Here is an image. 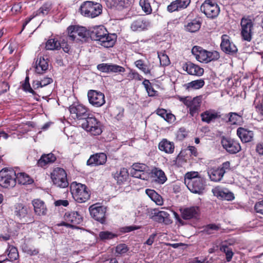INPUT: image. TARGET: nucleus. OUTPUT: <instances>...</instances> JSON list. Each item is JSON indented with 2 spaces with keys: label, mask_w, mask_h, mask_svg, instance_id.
Wrapping results in <instances>:
<instances>
[{
  "label": "nucleus",
  "mask_w": 263,
  "mask_h": 263,
  "mask_svg": "<svg viewBox=\"0 0 263 263\" xmlns=\"http://www.w3.org/2000/svg\"><path fill=\"white\" fill-rule=\"evenodd\" d=\"M88 32V36L92 40L98 42L99 44L105 48L113 47L117 41V35L109 33L103 25L93 27L89 29Z\"/></svg>",
  "instance_id": "f257e3e1"
},
{
  "label": "nucleus",
  "mask_w": 263,
  "mask_h": 263,
  "mask_svg": "<svg viewBox=\"0 0 263 263\" xmlns=\"http://www.w3.org/2000/svg\"><path fill=\"white\" fill-rule=\"evenodd\" d=\"M70 187L72 197L76 202L84 203L90 199L91 191L85 184L74 181Z\"/></svg>",
  "instance_id": "f03ea898"
},
{
  "label": "nucleus",
  "mask_w": 263,
  "mask_h": 263,
  "mask_svg": "<svg viewBox=\"0 0 263 263\" xmlns=\"http://www.w3.org/2000/svg\"><path fill=\"white\" fill-rule=\"evenodd\" d=\"M12 211L14 216L24 223H34V218L31 209L28 205L23 203H16L13 205Z\"/></svg>",
  "instance_id": "7ed1b4c3"
},
{
  "label": "nucleus",
  "mask_w": 263,
  "mask_h": 263,
  "mask_svg": "<svg viewBox=\"0 0 263 263\" xmlns=\"http://www.w3.org/2000/svg\"><path fill=\"white\" fill-rule=\"evenodd\" d=\"M81 126L92 135L98 136L102 133L101 122L92 113L83 121Z\"/></svg>",
  "instance_id": "20e7f679"
},
{
  "label": "nucleus",
  "mask_w": 263,
  "mask_h": 263,
  "mask_svg": "<svg viewBox=\"0 0 263 263\" xmlns=\"http://www.w3.org/2000/svg\"><path fill=\"white\" fill-rule=\"evenodd\" d=\"M102 5L92 1H86L81 5L80 11L81 13L86 16L94 18L102 13Z\"/></svg>",
  "instance_id": "39448f33"
},
{
  "label": "nucleus",
  "mask_w": 263,
  "mask_h": 263,
  "mask_svg": "<svg viewBox=\"0 0 263 263\" xmlns=\"http://www.w3.org/2000/svg\"><path fill=\"white\" fill-rule=\"evenodd\" d=\"M68 38L71 41L77 42L86 41L89 32L86 28L78 26H70L67 28Z\"/></svg>",
  "instance_id": "423d86ee"
},
{
  "label": "nucleus",
  "mask_w": 263,
  "mask_h": 263,
  "mask_svg": "<svg viewBox=\"0 0 263 263\" xmlns=\"http://www.w3.org/2000/svg\"><path fill=\"white\" fill-rule=\"evenodd\" d=\"M16 172L12 168H4L0 171V186L12 188L16 185Z\"/></svg>",
  "instance_id": "0eeeda50"
},
{
  "label": "nucleus",
  "mask_w": 263,
  "mask_h": 263,
  "mask_svg": "<svg viewBox=\"0 0 263 263\" xmlns=\"http://www.w3.org/2000/svg\"><path fill=\"white\" fill-rule=\"evenodd\" d=\"M64 219L65 221L58 223L57 226H65L74 229L77 228V225L80 224L83 221L82 216L77 211L66 212L64 215Z\"/></svg>",
  "instance_id": "6e6552de"
},
{
  "label": "nucleus",
  "mask_w": 263,
  "mask_h": 263,
  "mask_svg": "<svg viewBox=\"0 0 263 263\" xmlns=\"http://www.w3.org/2000/svg\"><path fill=\"white\" fill-rule=\"evenodd\" d=\"M51 178L57 187L65 188L69 185L66 171L61 167H55L51 173Z\"/></svg>",
  "instance_id": "1a4fd4ad"
},
{
  "label": "nucleus",
  "mask_w": 263,
  "mask_h": 263,
  "mask_svg": "<svg viewBox=\"0 0 263 263\" xmlns=\"http://www.w3.org/2000/svg\"><path fill=\"white\" fill-rule=\"evenodd\" d=\"M89 211L91 216L96 221L101 224L106 222V208L100 205L99 203H95L90 205Z\"/></svg>",
  "instance_id": "9d476101"
},
{
  "label": "nucleus",
  "mask_w": 263,
  "mask_h": 263,
  "mask_svg": "<svg viewBox=\"0 0 263 263\" xmlns=\"http://www.w3.org/2000/svg\"><path fill=\"white\" fill-rule=\"evenodd\" d=\"M70 115L74 119L84 120L91 114L88 108L82 104H72L69 107Z\"/></svg>",
  "instance_id": "9b49d317"
},
{
  "label": "nucleus",
  "mask_w": 263,
  "mask_h": 263,
  "mask_svg": "<svg viewBox=\"0 0 263 263\" xmlns=\"http://www.w3.org/2000/svg\"><path fill=\"white\" fill-rule=\"evenodd\" d=\"M221 144L222 147L230 154H235L241 149L239 141L230 137H222Z\"/></svg>",
  "instance_id": "f8f14e48"
},
{
  "label": "nucleus",
  "mask_w": 263,
  "mask_h": 263,
  "mask_svg": "<svg viewBox=\"0 0 263 263\" xmlns=\"http://www.w3.org/2000/svg\"><path fill=\"white\" fill-rule=\"evenodd\" d=\"M231 169L230 161H226L218 167L211 170L210 172L209 173L210 179L214 182H219L222 179L224 174Z\"/></svg>",
  "instance_id": "ddd939ff"
},
{
  "label": "nucleus",
  "mask_w": 263,
  "mask_h": 263,
  "mask_svg": "<svg viewBox=\"0 0 263 263\" xmlns=\"http://www.w3.org/2000/svg\"><path fill=\"white\" fill-rule=\"evenodd\" d=\"M201 12L209 18L217 17L220 12V8L215 3L210 0H206L200 7Z\"/></svg>",
  "instance_id": "4468645a"
},
{
  "label": "nucleus",
  "mask_w": 263,
  "mask_h": 263,
  "mask_svg": "<svg viewBox=\"0 0 263 263\" xmlns=\"http://www.w3.org/2000/svg\"><path fill=\"white\" fill-rule=\"evenodd\" d=\"M150 168L144 163H135L132 166L131 174L135 178L142 180H147L149 177Z\"/></svg>",
  "instance_id": "2eb2a0df"
},
{
  "label": "nucleus",
  "mask_w": 263,
  "mask_h": 263,
  "mask_svg": "<svg viewBox=\"0 0 263 263\" xmlns=\"http://www.w3.org/2000/svg\"><path fill=\"white\" fill-rule=\"evenodd\" d=\"M241 35L244 41L250 42L252 39L253 23L251 19L242 17L240 22Z\"/></svg>",
  "instance_id": "dca6fc26"
},
{
  "label": "nucleus",
  "mask_w": 263,
  "mask_h": 263,
  "mask_svg": "<svg viewBox=\"0 0 263 263\" xmlns=\"http://www.w3.org/2000/svg\"><path fill=\"white\" fill-rule=\"evenodd\" d=\"M184 104L189 108V113L192 117H196L200 111L201 99L199 97H194L192 100L183 98L181 100Z\"/></svg>",
  "instance_id": "f3484780"
},
{
  "label": "nucleus",
  "mask_w": 263,
  "mask_h": 263,
  "mask_svg": "<svg viewBox=\"0 0 263 263\" xmlns=\"http://www.w3.org/2000/svg\"><path fill=\"white\" fill-rule=\"evenodd\" d=\"M181 217L184 220H197L200 216L199 206H192L180 209Z\"/></svg>",
  "instance_id": "a211bd4d"
},
{
  "label": "nucleus",
  "mask_w": 263,
  "mask_h": 263,
  "mask_svg": "<svg viewBox=\"0 0 263 263\" xmlns=\"http://www.w3.org/2000/svg\"><path fill=\"white\" fill-rule=\"evenodd\" d=\"M87 96L89 103L95 107H101L105 103L104 95L101 92L90 90Z\"/></svg>",
  "instance_id": "6ab92c4d"
},
{
  "label": "nucleus",
  "mask_w": 263,
  "mask_h": 263,
  "mask_svg": "<svg viewBox=\"0 0 263 263\" xmlns=\"http://www.w3.org/2000/svg\"><path fill=\"white\" fill-rule=\"evenodd\" d=\"M185 184L188 189L193 193L200 194L204 190V180L202 177L193 181H189Z\"/></svg>",
  "instance_id": "aec40b11"
},
{
  "label": "nucleus",
  "mask_w": 263,
  "mask_h": 263,
  "mask_svg": "<svg viewBox=\"0 0 263 263\" xmlns=\"http://www.w3.org/2000/svg\"><path fill=\"white\" fill-rule=\"evenodd\" d=\"M220 47L223 52L229 54H234L237 51V47L230 42V37L226 34H223L221 36Z\"/></svg>",
  "instance_id": "412c9836"
},
{
  "label": "nucleus",
  "mask_w": 263,
  "mask_h": 263,
  "mask_svg": "<svg viewBox=\"0 0 263 263\" xmlns=\"http://www.w3.org/2000/svg\"><path fill=\"white\" fill-rule=\"evenodd\" d=\"M97 69L102 72L106 73H122L125 70V68L121 66L112 63H102L98 64Z\"/></svg>",
  "instance_id": "4be33fe9"
},
{
  "label": "nucleus",
  "mask_w": 263,
  "mask_h": 263,
  "mask_svg": "<svg viewBox=\"0 0 263 263\" xmlns=\"http://www.w3.org/2000/svg\"><path fill=\"white\" fill-rule=\"evenodd\" d=\"M107 155L104 153H97L90 156L86 164L90 166L104 165L107 161Z\"/></svg>",
  "instance_id": "5701e85b"
},
{
  "label": "nucleus",
  "mask_w": 263,
  "mask_h": 263,
  "mask_svg": "<svg viewBox=\"0 0 263 263\" xmlns=\"http://www.w3.org/2000/svg\"><path fill=\"white\" fill-rule=\"evenodd\" d=\"M212 192L214 196L221 200L232 201L235 198L234 194L227 188L218 186L212 190Z\"/></svg>",
  "instance_id": "b1692460"
},
{
  "label": "nucleus",
  "mask_w": 263,
  "mask_h": 263,
  "mask_svg": "<svg viewBox=\"0 0 263 263\" xmlns=\"http://www.w3.org/2000/svg\"><path fill=\"white\" fill-rule=\"evenodd\" d=\"M149 176L155 182L160 184L164 183L167 180L165 173L159 167H154L150 170Z\"/></svg>",
  "instance_id": "393cba45"
},
{
  "label": "nucleus",
  "mask_w": 263,
  "mask_h": 263,
  "mask_svg": "<svg viewBox=\"0 0 263 263\" xmlns=\"http://www.w3.org/2000/svg\"><path fill=\"white\" fill-rule=\"evenodd\" d=\"M237 135L243 143H247L252 141L253 139L254 133L252 130L247 128L239 127L237 129Z\"/></svg>",
  "instance_id": "a878e982"
},
{
  "label": "nucleus",
  "mask_w": 263,
  "mask_h": 263,
  "mask_svg": "<svg viewBox=\"0 0 263 263\" xmlns=\"http://www.w3.org/2000/svg\"><path fill=\"white\" fill-rule=\"evenodd\" d=\"M34 213L37 216H45L48 210L44 201L35 199L32 201Z\"/></svg>",
  "instance_id": "bb28decb"
},
{
  "label": "nucleus",
  "mask_w": 263,
  "mask_h": 263,
  "mask_svg": "<svg viewBox=\"0 0 263 263\" xmlns=\"http://www.w3.org/2000/svg\"><path fill=\"white\" fill-rule=\"evenodd\" d=\"M192 53L198 61L207 63L208 51L203 49L201 47L194 46L192 49Z\"/></svg>",
  "instance_id": "cd10ccee"
},
{
  "label": "nucleus",
  "mask_w": 263,
  "mask_h": 263,
  "mask_svg": "<svg viewBox=\"0 0 263 263\" xmlns=\"http://www.w3.org/2000/svg\"><path fill=\"white\" fill-rule=\"evenodd\" d=\"M202 121L210 123L220 118V113L213 109L205 110L200 115Z\"/></svg>",
  "instance_id": "c85d7f7f"
},
{
  "label": "nucleus",
  "mask_w": 263,
  "mask_h": 263,
  "mask_svg": "<svg viewBox=\"0 0 263 263\" xmlns=\"http://www.w3.org/2000/svg\"><path fill=\"white\" fill-rule=\"evenodd\" d=\"M183 68L189 74L191 75L200 76L204 72L203 68L190 62L185 63L183 65Z\"/></svg>",
  "instance_id": "c756f323"
},
{
  "label": "nucleus",
  "mask_w": 263,
  "mask_h": 263,
  "mask_svg": "<svg viewBox=\"0 0 263 263\" xmlns=\"http://www.w3.org/2000/svg\"><path fill=\"white\" fill-rule=\"evenodd\" d=\"M158 149L161 152L171 154L174 152L175 144L173 142L163 138L158 144Z\"/></svg>",
  "instance_id": "7c9ffc66"
},
{
  "label": "nucleus",
  "mask_w": 263,
  "mask_h": 263,
  "mask_svg": "<svg viewBox=\"0 0 263 263\" xmlns=\"http://www.w3.org/2000/svg\"><path fill=\"white\" fill-rule=\"evenodd\" d=\"M57 160L56 156L52 153L43 154L37 161V165L44 167L48 164L53 163Z\"/></svg>",
  "instance_id": "2f4dec72"
},
{
  "label": "nucleus",
  "mask_w": 263,
  "mask_h": 263,
  "mask_svg": "<svg viewBox=\"0 0 263 263\" xmlns=\"http://www.w3.org/2000/svg\"><path fill=\"white\" fill-rule=\"evenodd\" d=\"M114 178L117 181L118 185H121L124 183L128 178V172L127 168L122 167L119 171H117L114 174H112Z\"/></svg>",
  "instance_id": "473e14b6"
},
{
  "label": "nucleus",
  "mask_w": 263,
  "mask_h": 263,
  "mask_svg": "<svg viewBox=\"0 0 263 263\" xmlns=\"http://www.w3.org/2000/svg\"><path fill=\"white\" fill-rule=\"evenodd\" d=\"M131 3L130 0H107V5L108 7L116 8L118 10L129 7Z\"/></svg>",
  "instance_id": "72a5a7b5"
},
{
  "label": "nucleus",
  "mask_w": 263,
  "mask_h": 263,
  "mask_svg": "<svg viewBox=\"0 0 263 263\" xmlns=\"http://www.w3.org/2000/svg\"><path fill=\"white\" fill-rule=\"evenodd\" d=\"M149 26V23L147 21L140 18L132 23L130 28L134 31H140L146 29Z\"/></svg>",
  "instance_id": "f704fd0d"
},
{
  "label": "nucleus",
  "mask_w": 263,
  "mask_h": 263,
  "mask_svg": "<svg viewBox=\"0 0 263 263\" xmlns=\"http://www.w3.org/2000/svg\"><path fill=\"white\" fill-rule=\"evenodd\" d=\"M35 71L38 73H42L48 68V59L40 56L37 57L35 64Z\"/></svg>",
  "instance_id": "c9c22d12"
},
{
  "label": "nucleus",
  "mask_w": 263,
  "mask_h": 263,
  "mask_svg": "<svg viewBox=\"0 0 263 263\" xmlns=\"http://www.w3.org/2000/svg\"><path fill=\"white\" fill-rule=\"evenodd\" d=\"M221 228L220 223H210L203 226L202 230L200 233L206 235H211L215 233V232L218 231Z\"/></svg>",
  "instance_id": "e433bc0d"
},
{
  "label": "nucleus",
  "mask_w": 263,
  "mask_h": 263,
  "mask_svg": "<svg viewBox=\"0 0 263 263\" xmlns=\"http://www.w3.org/2000/svg\"><path fill=\"white\" fill-rule=\"evenodd\" d=\"M147 195L158 205L163 204V199L162 196L157 193L154 190L146 189L145 191Z\"/></svg>",
  "instance_id": "4c0bfd02"
},
{
  "label": "nucleus",
  "mask_w": 263,
  "mask_h": 263,
  "mask_svg": "<svg viewBox=\"0 0 263 263\" xmlns=\"http://www.w3.org/2000/svg\"><path fill=\"white\" fill-rule=\"evenodd\" d=\"M16 182L17 181L21 184H30L33 183V179L26 173H16Z\"/></svg>",
  "instance_id": "58836bf2"
},
{
  "label": "nucleus",
  "mask_w": 263,
  "mask_h": 263,
  "mask_svg": "<svg viewBox=\"0 0 263 263\" xmlns=\"http://www.w3.org/2000/svg\"><path fill=\"white\" fill-rule=\"evenodd\" d=\"M228 118V122L231 125H238L242 121V116L236 112H229L226 115Z\"/></svg>",
  "instance_id": "ea45409f"
},
{
  "label": "nucleus",
  "mask_w": 263,
  "mask_h": 263,
  "mask_svg": "<svg viewBox=\"0 0 263 263\" xmlns=\"http://www.w3.org/2000/svg\"><path fill=\"white\" fill-rule=\"evenodd\" d=\"M136 66L143 71L145 74L151 73L150 64L146 63L143 60H138L135 62Z\"/></svg>",
  "instance_id": "a19ab883"
},
{
  "label": "nucleus",
  "mask_w": 263,
  "mask_h": 263,
  "mask_svg": "<svg viewBox=\"0 0 263 263\" xmlns=\"http://www.w3.org/2000/svg\"><path fill=\"white\" fill-rule=\"evenodd\" d=\"M7 251H8V258H6L5 260L13 261L18 259V252L17 249L13 246L9 245L8 246Z\"/></svg>",
  "instance_id": "79ce46f5"
},
{
  "label": "nucleus",
  "mask_w": 263,
  "mask_h": 263,
  "mask_svg": "<svg viewBox=\"0 0 263 263\" xmlns=\"http://www.w3.org/2000/svg\"><path fill=\"white\" fill-rule=\"evenodd\" d=\"M52 9V4L51 2H47L45 3L37 11L36 15H47L50 10Z\"/></svg>",
  "instance_id": "37998d69"
},
{
  "label": "nucleus",
  "mask_w": 263,
  "mask_h": 263,
  "mask_svg": "<svg viewBox=\"0 0 263 263\" xmlns=\"http://www.w3.org/2000/svg\"><path fill=\"white\" fill-rule=\"evenodd\" d=\"M200 26L201 23L199 21L194 20L187 24L186 29L191 32H195L200 29Z\"/></svg>",
  "instance_id": "c03bdc74"
},
{
  "label": "nucleus",
  "mask_w": 263,
  "mask_h": 263,
  "mask_svg": "<svg viewBox=\"0 0 263 263\" xmlns=\"http://www.w3.org/2000/svg\"><path fill=\"white\" fill-rule=\"evenodd\" d=\"M118 236L116 233L109 231H101L99 234V237L101 240H110Z\"/></svg>",
  "instance_id": "a18cd8bd"
},
{
  "label": "nucleus",
  "mask_w": 263,
  "mask_h": 263,
  "mask_svg": "<svg viewBox=\"0 0 263 263\" xmlns=\"http://www.w3.org/2000/svg\"><path fill=\"white\" fill-rule=\"evenodd\" d=\"M169 216V214L166 212L160 211L154 213L153 219L155 221L161 223L164 222L165 219L167 218Z\"/></svg>",
  "instance_id": "49530a36"
},
{
  "label": "nucleus",
  "mask_w": 263,
  "mask_h": 263,
  "mask_svg": "<svg viewBox=\"0 0 263 263\" xmlns=\"http://www.w3.org/2000/svg\"><path fill=\"white\" fill-rule=\"evenodd\" d=\"M219 250L226 254V260L228 262L232 260L234 255L232 249L230 248L227 245H222L220 246Z\"/></svg>",
  "instance_id": "de8ad7c7"
},
{
  "label": "nucleus",
  "mask_w": 263,
  "mask_h": 263,
  "mask_svg": "<svg viewBox=\"0 0 263 263\" xmlns=\"http://www.w3.org/2000/svg\"><path fill=\"white\" fill-rule=\"evenodd\" d=\"M256 111L261 116H263V99L256 98L254 102Z\"/></svg>",
  "instance_id": "09e8293b"
},
{
  "label": "nucleus",
  "mask_w": 263,
  "mask_h": 263,
  "mask_svg": "<svg viewBox=\"0 0 263 263\" xmlns=\"http://www.w3.org/2000/svg\"><path fill=\"white\" fill-rule=\"evenodd\" d=\"M60 47L61 44L55 39H49L46 44V48L47 50H58Z\"/></svg>",
  "instance_id": "8fccbe9b"
},
{
  "label": "nucleus",
  "mask_w": 263,
  "mask_h": 263,
  "mask_svg": "<svg viewBox=\"0 0 263 263\" xmlns=\"http://www.w3.org/2000/svg\"><path fill=\"white\" fill-rule=\"evenodd\" d=\"M129 249L125 243H120L116 247V256H122L125 254Z\"/></svg>",
  "instance_id": "3c124183"
},
{
  "label": "nucleus",
  "mask_w": 263,
  "mask_h": 263,
  "mask_svg": "<svg viewBox=\"0 0 263 263\" xmlns=\"http://www.w3.org/2000/svg\"><path fill=\"white\" fill-rule=\"evenodd\" d=\"M201 177L197 172H190L185 174L184 177V183L186 184L189 181H193L197 178Z\"/></svg>",
  "instance_id": "603ef678"
},
{
  "label": "nucleus",
  "mask_w": 263,
  "mask_h": 263,
  "mask_svg": "<svg viewBox=\"0 0 263 263\" xmlns=\"http://www.w3.org/2000/svg\"><path fill=\"white\" fill-rule=\"evenodd\" d=\"M22 250L23 252L26 253L27 254L33 256L39 254V250L36 249H33L32 248L28 246L27 244L24 243L22 246Z\"/></svg>",
  "instance_id": "864d4df0"
},
{
  "label": "nucleus",
  "mask_w": 263,
  "mask_h": 263,
  "mask_svg": "<svg viewBox=\"0 0 263 263\" xmlns=\"http://www.w3.org/2000/svg\"><path fill=\"white\" fill-rule=\"evenodd\" d=\"M139 4L145 13L147 14L151 13L152 9L148 0H140Z\"/></svg>",
  "instance_id": "5fc2aeb1"
},
{
  "label": "nucleus",
  "mask_w": 263,
  "mask_h": 263,
  "mask_svg": "<svg viewBox=\"0 0 263 263\" xmlns=\"http://www.w3.org/2000/svg\"><path fill=\"white\" fill-rule=\"evenodd\" d=\"M204 83H187L183 85V87L187 90H192L202 87Z\"/></svg>",
  "instance_id": "6e6d98bb"
},
{
  "label": "nucleus",
  "mask_w": 263,
  "mask_h": 263,
  "mask_svg": "<svg viewBox=\"0 0 263 263\" xmlns=\"http://www.w3.org/2000/svg\"><path fill=\"white\" fill-rule=\"evenodd\" d=\"M144 85L148 95L150 97H154L157 95V91L155 90L152 85L153 83H142Z\"/></svg>",
  "instance_id": "4d7b16f0"
},
{
  "label": "nucleus",
  "mask_w": 263,
  "mask_h": 263,
  "mask_svg": "<svg viewBox=\"0 0 263 263\" xmlns=\"http://www.w3.org/2000/svg\"><path fill=\"white\" fill-rule=\"evenodd\" d=\"M158 57L161 65L165 66L170 64L169 58L166 54L164 53H161L158 54Z\"/></svg>",
  "instance_id": "13d9d810"
},
{
  "label": "nucleus",
  "mask_w": 263,
  "mask_h": 263,
  "mask_svg": "<svg viewBox=\"0 0 263 263\" xmlns=\"http://www.w3.org/2000/svg\"><path fill=\"white\" fill-rule=\"evenodd\" d=\"M128 77L129 80L135 81H142L143 80L142 76L135 71H132L129 73Z\"/></svg>",
  "instance_id": "bf43d9fd"
},
{
  "label": "nucleus",
  "mask_w": 263,
  "mask_h": 263,
  "mask_svg": "<svg viewBox=\"0 0 263 263\" xmlns=\"http://www.w3.org/2000/svg\"><path fill=\"white\" fill-rule=\"evenodd\" d=\"M208 54L207 63L212 61L216 60L220 57L219 52L216 51H213L212 52L208 51Z\"/></svg>",
  "instance_id": "052dcab7"
},
{
  "label": "nucleus",
  "mask_w": 263,
  "mask_h": 263,
  "mask_svg": "<svg viewBox=\"0 0 263 263\" xmlns=\"http://www.w3.org/2000/svg\"><path fill=\"white\" fill-rule=\"evenodd\" d=\"M179 9L186 8L190 4L191 0H175Z\"/></svg>",
  "instance_id": "680f3d73"
},
{
  "label": "nucleus",
  "mask_w": 263,
  "mask_h": 263,
  "mask_svg": "<svg viewBox=\"0 0 263 263\" xmlns=\"http://www.w3.org/2000/svg\"><path fill=\"white\" fill-rule=\"evenodd\" d=\"M188 132L184 127H181L179 129L177 132V137L180 140H183L187 136Z\"/></svg>",
  "instance_id": "e2e57ef3"
},
{
  "label": "nucleus",
  "mask_w": 263,
  "mask_h": 263,
  "mask_svg": "<svg viewBox=\"0 0 263 263\" xmlns=\"http://www.w3.org/2000/svg\"><path fill=\"white\" fill-rule=\"evenodd\" d=\"M140 229V227L136 226H126L121 228V231L123 233H128Z\"/></svg>",
  "instance_id": "0e129e2a"
},
{
  "label": "nucleus",
  "mask_w": 263,
  "mask_h": 263,
  "mask_svg": "<svg viewBox=\"0 0 263 263\" xmlns=\"http://www.w3.org/2000/svg\"><path fill=\"white\" fill-rule=\"evenodd\" d=\"M167 11L170 12H173L175 11H178L179 9L178 8L177 4L176 2V1H173L167 8Z\"/></svg>",
  "instance_id": "69168bd1"
},
{
  "label": "nucleus",
  "mask_w": 263,
  "mask_h": 263,
  "mask_svg": "<svg viewBox=\"0 0 263 263\" xmlns=\"http://www.w3.org/2000/svg\"><path fill=\"white\" fill-rule=\"evenodd\" d=\"M254 209L257 213L263 215V200L256 203Z\"/></svg>",
  "instance_id": "338daca9"
},
{
  "label": "nucleus",
  "mask_w": 263,
  "mask_h": 263,
  "mask_svg": "<svg viewBox=\"0 0 263 263\" xmlns=\"http://www.w3.org/2000/svg\"><path fill=\"white\" fill-rule=\"evenodd\" d=\"M22 89L26 92H29L33 95L35 93V91L31 88L30 83H22Z\"/></svg>",
  "instance_id": "774afa93"
}]
</instances>
